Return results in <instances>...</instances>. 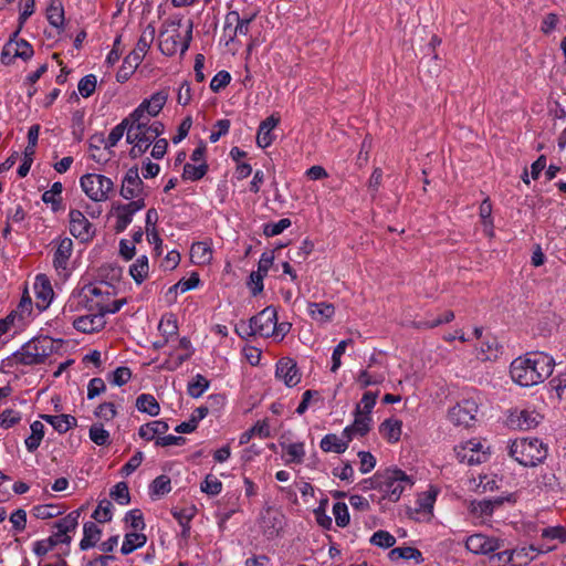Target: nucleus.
Here are the masks:
<instances>
[{
	"instance_id": "nucleus-1",
	"label": "nucleus",
	"mask_w": 566,
	"mask_h": 566,
	"mask_svg": "<svg viewBox=\"0 0 566 566\" xmlns=\"http://www.w3.org/2000/svg\"><path fill=\"white\" fill-rule=\"evenodd\" d=\"M554 360L544 353H531L514 359L510 374L514 382L530 387L544 381L553 373Z\"/></svg>"
},
{
	"instance_id": "nucleus-2",
	"label": "nucleus",
	"mask_w": 566,
	"mask_h": 566,
	"mask_svg": "<svg viewBox=\"0 0 566 566\" xmlns=\"http://www.w3.org/2000/svg\"><path fill=\"white\" fill-rule=\"evenodd\" d=\"M509 454L524 467H536L546 459L548 448L537 438H520L511 442Z\"/></svg>"
},
{
	"instance_id": "nucleus-3",
	"label": "nucleus",
	"mask_w": 566,
	"mask_h": 566,
	"mask_svg": "<svg viewBox=\"0 0 566 566\" xmlns=\"http://www.w3.org/2000/svg\"><path fill=\"white\" fill-rule=\"evenodd\" d=\"M117 294V290L105 287L104 284L85 285L78 295H72L63 308V314L73 313L83 305L88 312H95L94 304L108 303L111 297Z\"/></svg>"
},
{
	"instance_id": "nucleus-4",
	"label": "nucleus",
	"mask_w": 566,
	"mask_h": 566,
	"mask_svg": "<svg viewBox=\"0 0 566 566\" xmlns=\"http://www.w3.org/2000/svg\"><path fill=\"white\" fill-rule=\"evenodd\" d=\"M380 491L382 497L390 502H398L401 494L415 484L412 476L398 468H387L380 471Z\"/></svg>"
},
{
	"instance_id": "nucleus-5",
	"label": "nucleus",
	"mask_w": 566,
	"mask_h": 566,
	"mask_svg": "<svg viewBox=\"0 0 566 566\" xmlns=\"http://www.w3.org/2000/svg\"><path fill=\"white\" fill-rule=\"evenodd\" d=\"M80 185L86 196L95 202L105 201L114 191L111 178L98 174H86L80 178Z\"/></svg>"
},
{
	"instance_id": "nucleus-6",
	"label": "nucleus",
	"mask_w": 566,
	"mask_h": 566,
	"mask_svg": "<svg viewBox=\"0 0 566 566\" xmlns=\"http://www.w3.org/2000/svg\"><path fill=\"white\" fill-rule=\"evenodd\" d=\"M164 130L165 126L161 122H154L145 132L132 133L129 130L126 135V142L133 145L129 157L133 159L140 157L149 148L151 142L160 136Z\"/></svg>"
},
{
	"instance_id": "nucleus-7",
	"label": "nucleus",
	"mask_w": 566,
	"mask_h": 566,
	"mask_svg": "<svg viewBox=\"0 0 566 566\" xmlns=\"http://www.w3.org/2000/svg\"><path fill=\"white\" fill-rule=\"evenodd\" d=\"M479 410L478 402L473 398H467L458 402L449 410V420L455 426L470 427L475 420Z\"/></svg>"
},
{
	"instance_id": "nucleus-8",
	"label": "nucleus",
	"mask_w": 566,
	"mask_h": 566,
	"mask_svg": "<svg viewBox=\"0 0 566 566\" xmlns=\"http://www.w3.org/2000/svg\"><path fill=\"white\" fill-rule=\"evenodd\" d=\"M465 547L471 553L488 555L504 548V539L489 537L482 533L470 535L465 541Z\"/></svg>"
},
{
	"instance_id": "nucleus-9",
	"label": "nucleus",
	"mask_w": 566,
	"mask_h": 566,
	"mask_svg": "<svg viewBox=\"0 0 566 566\" xmlns=\"http://www.w3.org/2000/svg\"><path fill=\"white\" fill-rule=\"evenodd\" d=\"M119 195L126 200H132L139 196H147L145 184L139 176V170L136 165L130 167L123 177Z\"/></svg>"
},
{
	"instance_id": "nucleus-10",
	"label": "nucleus",
	"mask_w": 566,
	"mask_h": 566,
	"mask_svg": "<svg viewBox=\"0 0 566 566\" xmlns=\"http://www.w3.org/2000/svg\"><path fill=\"white\" fill-rule=\"evenodd\" d=\"M251 323L255 328L256 335L262 337L274 336L277 327V313L275 307H265L259 314L251 317Z\"/></svg>"
},
{
	"instance_id": "nucleus-11",
	"label": "nucleus",
	"mask_w": 566,
	"mask_h": 566,
	"mask_svg": "<svg viewBox=\"0 0 566 566\" xmlns=\"http://www.w3.org/2000/svg\"><path fill=\"white\" fill-rule=\"evenodd\" d=\"M454 450L459 461L468 465L481 464L488 460V453L482 450V444L474 440H469Z\"/></svg>"
},
{
	"instance_id": "nucleus-12",
	"label": "nucleus",
	"mask_w": 566,
	"mask_h": 566,
	"mask_svg": "<svg viewBox=\"0 0 566 566\" xmlns=\"http://www.w3.org/2000/svg\"><path fill=\"white\" fill-rule=\"evenodd\" d=\"M69 216L71 234L78 239L80 243H87L94 235L93 224L80 210L72 209Z\"/></svg>"
},
{
	"instance_id": "nucleus-13",
	"label": "nucleus",
	"mask_w": 566,
	"mask_h": 566,
	"mask_svg": "<svg viewBox=\"0 0 566 566\" xmlns=\"http://www.w3.org/2000/svg\"><path fill=\"white\" fill-rule=\"evenodd\" d=\"M275 377L284 382L285 386L295 387L302 378V374L294 359L282 357L275 366Z\"/></svg>"
},
{
	"instance_id": "nucleus-14",
	"label": "nucleus",
	"mask_w": 566,
	"mask_h": 566,
	"mask_svg": "<svg viewBox=\"0 0 566 566\" xmlns=\"http://www.w3.org/2000/svg\"><path fill=\"white\" fill-rule=\"evenodd\" d=\"M106 324L105 317L101 311L90 312L86 315H81L73 321L75 329L82 333L91 334L104 328Z\"/></svg>"
},
{
	"instance_id": "nucleus-15",
	"label": "nucleus",
	"mask_w": 566,
	"mask_h": 566,
	"mask_svg": "<svg viewBox=\"0 0 566 566\" xmlns=\"http://www.w3.org/2000/svg\"><path fill=\"white\" fill-rule=\"evenodd\" d=\"M34 292L38 300L36 306L45 310L53 300L54 292L50 280L45 274H38L34 282Z\"/></svg>"
},
{
	"instance_id": "nucleus-16",
	"label": "nucleus",
	"mask_w": 566,
	"mask_h": 566,
	"mask_svg": "<svg viewBox=\"0 0 566 566\" xmlns=\"http://www.w3.org/2000/svg\"><path fill=\"white\" fill-rule=\"evenodd\" d=\"M12 358L21 365L32 366L44 363L45 354L39 353L33 342L27 343L22 348L12 355Z\"/></svg>"
},
{
	"instance_id": "nucleus-17",
	"label": "nucleus",
	"mask_w": 566,
	"mask_h": 566,
	"mask_svg": "<svg viewBox=\"0 0 566 566\" xmlns=\"http://www.w3.org/2000/svg\"><path fill=\"white\" fill-rule=\"evenodd\" d=\"M123 276V269L115 263H105L97 270L98 282L105 287L115 289Z\"/></svg>"
},
{
	"instance_id": "nucleus-18",
	"label": "nucleus",
	"mask_w": 566,
	"mask_h": 566,
	"mask_svg": "<svg viewBox=\"0 0 566 566\" xmlns=\"http://www.w3.org/2000/svg\"><path fill=\"white\" fill-rule=\"evenodd\" d=\"M73 250H55L53 255V266L57 275L66 280L75 268V261L71 260Z\"/></svg>"
},
{
	"instance_id": "nucleus-19",
	"label": "nucleus",
	"mask_w": 566,
	"mask_h": 566,
	"mask_svg": "<svg viewBox=\"0 0 566 566\" xmlns=\"http://www.w3.org/2000/svg\"><path fill=\"white\" fill-rule=\"evenodd\" d=\"M280 123V118L271 115L266 117L263 122H261L258 136L256 144L261 148H266L273 143L272 129Z\"/></svg>"
},
{
	"instance_id": "nucleus-20",
	"label": "nucleus",
	"mask_w": 566,
	"mask_h": 566,
	"mask_svg": "<svg viewBox=\"0 0 566 566\" xmlns=\"http://www.w3.org/2000/svg\"><path fill=\"white\" fill-rule=\"evenodd\" d=\"M81 515V510H74L70 512L66 516L60 518L53 524V528L56 530L54 533L60 538L62 537H71L69 534L74 532L78 525V517Z\"/></svg>"
},
{
	"instance_id": "nucleus-21",
	"label": "nucleus",
	"mask_w": 566,
	"mask_h": 566,
	"mask_svg": "<svg viewBox=\"0 0 566 566\" xmlns=\"http://www.w3.org/2000/svg\"><path fill=\"white\" fill-rule=\"evenodd\" d=\"M169 93L167 90H160L154 93L149 98L144 99L139 105L145 109L148 116L155 117L164 108Z\"/></svg>"
},
{
	"instance_id": "nucleus-22",
	"label": "nucleus",
	"mask_w": 566,
	"mask_h": 566,
	"mask_svg": "<svg viewBox=\"0 0 566 566\" xmlns=\"http://www.w3.org/2000/svg\"><path fill=\"white\" fill-rule=\"evenodd\" d=\"M139 52H130L123 61L122 66L116 73V81L124 83L129 80L135 70L139 66L144 59L140 57Z\"/></svg>"
},
{
	"instance_id": "nucleus-23",
	"label": "nucleus",
	"mask_w": 566,
	"mask_h": 566,
	"mask_svg": "<svg viewBox=\"0 0 566 566\" xmlns=\"http://www.w3.org/2000/svg\"><path fill=\"white\" fill-rule=\"evenodd\" d=\"M46 19L49 23L61 34L64 31V8L61 0H51L46 9Z\"/></svg>"
},
{
	"instance_id": "nucleus-24",
	"label": "nucleus",
	"mask_w": 566,
	"mask_h": 566,
	"mask_svg": "<svg viewBox=\"0 0 566 566\" xmlns=\"http://www.w3.org/2000/svg\"><path fill=\"white\" fill-rule=\"evenodd\" d=\"M44 421L50 423L59 433H65L71 428L77 424V420L75 417L71 415H41L40 416Z\"/></svg>"
},
{
	"instance_id": "nucleus-25",
	"label": "nucleus",
	"mask_w": 566,
	"mask_h": 566,
	"mask_svg": "<svg viewBox=\"0 0 566 566\" xmlns=\"http://www.w3.org/2000/svg\"><path fill=\"white\" fill-rule=\"evenodd\" d=\"M159 38V49L163 54L172 56L178 49L181 50V42L179 41L180 33L178 30H175L171 34H168L166 31H161Z\"/></svg>"
},
{
	"instance_id": "nucleus-26",
	"label": "nucleus",
	"mask_w": 566,
	"mask_h": 566,
	"mask_svg": "<svg viewBox=\"0 0 566 566\" xmlns=\"http://www.w3.org/2000/svg\"><path fill=\"white\" fill-rule=\"evenodd\" d=\"M102 530L94 522H86L83 525V538L80 542V548L86 551L94 547L99 541Z\"/></svg>"
},
{
	"instance_id": "nucleus-27",
	"label": "nucleus",
	"mask_w": 566,
	"mask_h": 566,
	"mask_svg": "<svg viewBox=\"0 0 566 566\" xmlns=\"http://www.w3.org/2000/svg\"><path fill=\"white\" fill-rule=\"evenodd\" d=\"M72 541V537H62L60 538L57 535L53 534L45 539L38 541L33 545V552L35 555L42 557L46 555L50 551H52L59 544L69 545Z\"/></svg>"
},
{
	"instance_id": "nucleus-28",
	"label": "nucleus",
	"mask_w": 566,
	"mask_h": 566,
	"mask_svg": "<svg viewBox=\"0 0 566 566\" xmlns=\"http://www.w3.org/2000/svg\"><path fill=\"white\" fill-rule=\"evenodd\" d=\"M501 353V346L495 337H488L478 349V358L482 361L496 359Z\"/></svg>"
},
{
	"instance_id": "nucleus-29",
	"label": "nucleus",
	"mask_w": 566,
	"mask_h": 566,
	"mask_svg": "<svg viewBox=\"0 0 566 566\" xmlns=\"http://www.w3.org/2000/svg\"><path fill=\"white\" fill-rule=\"evenodd\" d=\"M147 542V536L144 533L132 532L127 533L120 547L123 555H128L135 549L143 547Z\"/></svg>"
},
{
	"instance_id": "nucleus-30",
	"label": "nucleus",
	"mask_w": 566,
	"mask_h": 566,
	"mask_svg": "<svg viewBox=\"0 0 566 566\" xmlns=\"http://www.w3.org/2000/svg\"><path fill=\"white\" fill-rule=\"evenodd\" d=\"M321 449L324 452L344 453L347 450V442L339 438L335 433H328L323 437L319 443Z\"/></svg>"
},
{
	"instance_id": "nucleus-31",
	"label": "nucleus",
	"mask_w": 566,
	"mask_h": 566,
	"mask_svg": "<svg viewBox=\"0 0 566 566\" xmlns=\"http://www.w3.org/2000/svg\"><path fill=\"white\" fill-rule=\"evenodd\" d=\"M169 426L166 421L156 420L148 422L139 428L138 434L145 440H153L157 434L167 432Z\"/></svg>"
},
{
	"instance_id": "nucleus-32",
	"label": "nucleus",
	"mask_w": 566,
	"mask_h": 566,
	"mask_svg": "<svg viewBox=\"0 0 566 566\" xmlns=\"http://www.w3.org/2000/svg\"><path fill=\"white\" fill-rule=\"evenodd\" d=\"M136 408L140 412L148 413L149 416H157L160 412V406L156 398L150 394H142L136 399Z\"/></svg>"
},
{
	"instance_id": "nucleus-33",
	"label": "nucleus",
	"mask_w": 566,
	"mask_h": 566,
	"mask_svg": "<svg viewBox=\"0 0 566 566\" xmlns=\"http://www.w3.org/2000/svg\"><path fill=\"white\" fill-rule=\"evenodd\" d=\"M308 308L312 318L321 323L329 321L335 314V307L328 303H311Z\"/></svg>"
},
{
	"instance_id": "nucleus-34",
	"label": "nucleus",
	"mask_w": 566,
	"mask_h": 566,
	"mask_svg": "<svg viewBox=\"0 0 566 566\" xmlns=\"http://www.w3.org/2000/svg\"><path fill=\"white\" fill-rule=\"evenodd\" d=\"M149 264L146 255L139 256L130 266L129 274L137 284H142L148 276Z\"/></svg>"
},
{
	"instance_id": "nucleus-35",
	"label": "nucleus",
	"mask_w": 566,
	"mask_h": 566,
	"mask_svg": "<svg viewBox=\"0 0 566 566\" xmlns=\"http://www.w3.org/2000/svg\"><path fill=\"white\" fill-rule=\"evenodd\" d=\"M379 431L389 442H397L401 434V421L391 418L386 419L380 424Z\"/></svg>"
},
{
	"instance_id": "nucleus-36",
	"label": "nucleus",
	"mask_w": 566,
	"mask_h": 566,
	"mask_svg": "<svg viewBox=\"0 0 566 566\" xmlns=\"http://www.w3.org/2000/svg\"><path fill=\"white\" fill-rule=\"evenodd\" d=\"M536 484L546 492H557L560 490V483L552 470L542 471L536 479Z\"/></svg>"
},
{
	"instance_id": "nucleus-37",
	"label": "nucleus",
	"mask_w": 566,
	"mask_h": 566,
	"mask_svg": "<svg viewBox=\"0 0 566 566\" xmlns=\"http://www.w3.org/2000/svg\"><path fill=\"white\" fill-rule=\"evenodd\" d=\"M31 434L25 439V447L29 452H34L44 437V426L40 421H34L30 426Z\"/></svg>"
},
{
	"instance_id": "nucleus-38",
	"label": "nucleus",
	"mask_w": 566,
	"mask_h": 566,
	"mask_svg": "<svg viewBox=\"0 0 566 566\" xmlns=\"http://www.w3.org/2000/svg\"><path fill=\"white\" fill-rule=\"evenodd\" d=\"M270 428L266 420H260L258 421L251 429L244 431L240 436V444H247L253 436H259L261 438H269L270 437Z\"/></svg>"
},
{
	"instance_id": "nucleus-39",
	"label": "nucleus",
	"mask_w": 566,
	"mask_h": 566,
	"mask_svg": "<svg viewBox=\"0 0 566 566\" xmlns=\"http://www.w3.org/2000/svg\"><path fill=\"white\" fill-rule=\"evenodd\" d=\"M371 417L369 415L363 413L360 405L356 406L355 409V420L352 424L356 434L364 437L370 430Z\"/></svg>"
},
{
	"instance_id": "nucleus-40",
	"label": "nucleus",
	"mask_w": 566,
	"mask_h": 566,
	"mask_svg": "<svg viewBox=\"0 0 566 566\" xmlns=\"http://www.w3.org/2000/svg\"><path fill=\"white\" fill-rule=\"evenodd\" d=\"M209 169V166L207 161H203L199 165H192V164H185L184 171H182V179L185 180H191L197 181L205 177Z\"/></svg>"
},
{
	"instance_id": "nucleus-41",
	"label": "nucleus",
	"mask_w": 566,
	"mask_h": 566,
	"mask_svg": "<svg viewBox=\"0 0 566 566\" xmlns=\"http://www.w3.org/2000/svg\"><path fill=\"white\" fill-rule=\"evenodd\" d=\"M155 28L151 24H148L142 32L137 41L136 49L133 52H139L142 55L140 57L144 59L155 39Z\"/></svg>"
},
{
	"instance_id": "nucleus-42",
	"label": "nucleus",
	"mask_w": 566,
	"mask_h": 566,
	"mask_svg": "<svg viewBox=\"0 0 566 566\" xmlns=\"http://www.w3.org/2000/svg\"><path fill=\"white\" fill-rule=\"evenodd\" d=\"M437 493L434 491H428L424 493H421L418 496V500L416 502L417 507L415 509V513H423L427 515L432 514L433 504L436 502Z\"/></svg>"
},
{
	"instance_id": "nucleus-43",
	"label": "nucleus",
	"mask_w": 566,
	"mask_h": 566,
	"mask_svg": "<svg viewBox=\"0 0 566 566\" xmlns=\"http://www.w3.org/2000/svg\"><path fill=\"white\" fill-rule=\"evenodd\" d=\"M114 209L116 211V217H117V221L115 224V231L117 233H119V232H123L127 228V226L132 222L133 216L135 213H133L126 207V205H117L116 207H114Z\"/></svg>"
},
{
	"instance_id": "nucleus-44",
	"label": "nucleus",
	"mask_w": 566,
	"mask_h": 566,
	"mask_svg": "<svg viewBox=\"0 0 566 566\" xmlns=\"http://www.w3.org/2000/svg\"><path fill=\"white\" fill-rule=\"evenodd\" d=\"M209 388V380L198 374L195 376L192 381H190L187 386V392L192 398H199L203 395V392Z\"/></svg>"
},
{
	"instance_id": "nucleus-45",
	"label": "nucleus",
	"mask_w": 566,
	"mask_h": 566,
	"mask_svg": "<svg viewBox=\"0 0 566 566\" xmlns=\"http://www.w3.org/2000/svg\"><path fill=\"white\" fill-rule=\"evenodd\" d=\"M112 509V502L107 499H103L98 502V505L93 512L92 517L98 523L109 522L113 517Z\"/></svg>"
},
{
	"instance_id": "nucleus-46",
	"label": "nucleus",
	"mask_w": 566,
	"mask_h": 566,
	"mask_svg": "<svg viewBox=\"0 0 566 566\" xmlns=\"http://www.w3.org/2000/svg\"><path fill=\"white\" fill-rule=\"evenodd\" d=\"M109 496L120 505H127L130 502L129 489L126 482H118L113 486Z\"/></svg>"
},
{
	"instance_id": "nucleus-47",
	"label": "nucleus",
	"mask_w": 566,
	"mask_h": 566,
	"mask_svg": "<svg viewBox=\"0 0 566 566\" xmlns=\"http://www.w3.org/2000/svg\"><path fill=\"white\" fill-rule=\"evenodd\" d=\"M289 458L286 463H302L305 455L304 443L296 442L283 447Z\"/></svg>"
},
{
	"instance_id": "nucleus-48",
	"label": "nucleus",
	"mask_w": 566,
	"mask_h": 566,
	"mask_svg": "<svg viewBox=\"0 0 566 566\" xmlns=\"http://www.w3.org/2000/svg\"><path fill=\"white\" fill-rule=\"evenodd\" d=\"M90 439L97 446H107L111 442L109 432L101 423H95L90 428Z\"/></svg>"
},
{
	"instance_id": "nucleus-49",
	"label": "nucleus",
	"mask_w": 566,
	"mask_h": 566,
	"mask_svg": "<svg viewBox=\"0 0 566 566\" xmlns=\"http://www.w3.org/2000/svg\"><path fill=\"white\" fill-rule=\"evenodd\" d=\"M454 318L453 311H446L442 315L433 319L416 322L417 328H434L441 324L450 323Z\"/></svg>"
},
{
	"instance_id": "nucleus-50",
	"label": "nucleus",
	"mask_w": 566,
	"mask_h": 566,
	"mask_svg": "<svg viewBox=\"0 0 566 566\" xmlns=\"http://www.w3.org/2000/svg\"><path fill=\"white\" fill-rule=\"evenodd\" d=\"M370 543L381 548H390L395 545L396 538L387 531H377L370 537Z\"/></svg>"
},
{
	"instance_id": "nucleus-51",
	"label": "nucleus",
	"mask_w": 566,
	"mask_h": 566,
	"mask_svg": "<svg viewBox=\"0 0 566 566\" xmlns=\"http://www.w3.org/2000/svg\"><path fill=\"white\" fill-rule=\"evenodd\" d=\"M255 13L251 14L250 17L240 18V14L238 13V20H235V28L233 29V32L229 34V41H233L238 34L247 35L250 30V24L255 18Z\"/></svg>"
},
{
	"instance_id": "nucleus-52",
	"label": "nucleus",
	"mask_w": 566,
	"mask_h": 566,
	"mask_svg": "<svg viewBox=\"0 0 566 566\" xmlns=\"http://www.w3.org/2000/svg\"><path fill=\"white\" fill-rule=\"evenodd\" d=\"M200 489L208 495H218L222 490V483L218 478L208 474L201 482Z\"/></svg>"
},
{
	"instance_id": "nucleus-53",
	"label": "nucleus",
	"mask_w": 566,
	"mask_h": 566,
	"mask_svg": "<svg viewBox=\"0 0 566 566\" xmlns=\"http://www.w3.org/2000/svg\"><path fill=\"white\" fill-rule=\"evenodd\" d=\"M130 378L132 370L125 366L117 367L111 375H108L109 382L115 386H123L127 384Z\"/></svg>"
},
{
	"instance_id": "nucleus-54",
	"label": "nucleus",
	"mask_w": 566,
	"mask_h": 566,
	"mask_svg": "<svg viewBox=\"0 0 566 566\" xmlns=\"http://www.w3.org/2000/svg\"><path fill=\"white\" fill-rule=\"evenodd\" d=\"M96 83H97V81H96V76L94 74L85 75L84 77H82L80 80L78 85H77L80 94L84 98L90 97L95 92Z\"/></svg>"
},
{
	"instance_id": "nucleus-55",
	"label": "nucleus",
	"mask_w": 566,
	"mask_h": 566,
	"mask_svg": "<svg viewBox=\"0 0 566 566\" xmlns=\"http://www.w3.org/2000/svg\"><path fill=\"white\" fill-rule=\"evenodd\" d=\"M124 521L128 523L134 531H143L146 527L143 513L138 509L128 511L125 514Z\"/></svg>"
},
{
	"instance_id": "nucleus-56",
	"label": "nucleus",
	"mask_w": 566,
	"mask_h": 566,
	"mask_svg": "<svg viewBox=\"0 0 566 566\" xmlns=\"http://www.w3.org/2000/svg\"><path fill=\"white\" fill-rule=\"evenodd\" d=\"M170 479L167 475L157 476L150 484L151 493L155 495H164L171 491Z\"/></svg>"
},
{
	"instance_id": "nucleus-57",
	"label": "nucleus",
	"mask_w": 566,
	"mask_h": 566,
	"mask_svg": "<svg viewBox=\"0 0 566 566\" xmlns=\"http://www.w3.org/2000/svg\"><path fill=\"white\" fill-rule=\"evenodd\" d=\"M333 514L337 526L345 527L349 524V513L345 503H335L333 506Z\"/></svg>"
},
{
	"instance_id": "nucleus-58",
	"label": "nucleus",
	"mask_w": 566,
	"mask_h": 566,
	"mask_svg": "<svg viewBox=\"0 0 566 566\" xmlns=\"http://www.w3.org/2000/svg\"><path fill=\"white\" fill-rule=\"evenodd\" d=\"M127 303L126 298L115 300L111 301L108 303H97L92 305L93 307L97 308V311H101L103 316L105 317L106 314H115L120 311V308Z\"/></svg>"
},
{
	"instance_id": "nucleus-59",
	"label": "nucleus",
	"mask_w": 566,
	"mask_h": 566,
	"mask_svg": "<svg viewBox=\"0 0 566 566\" xmlns=\"http://www.w3.org/2000/svg\"><path fill=\"white\" fill-rule=\"evenodd\" d=\"M200 283L199 275L197 273H192L188 279L179 280L175 285H172V290L175 293H185L192 289H196Z\"/></svg>"
},
{
	"instance_id": "nucleus-60",
	"label": "nucleus",
	"mask_w": 566,
	"mask_h": 566,
	"mask_svg": "<svg viewBox=\"0 0 566 566\" xmlns=\"http://www.w3.org/2000/svg\"><path fill=\"white\" fill-rule=\"evenodd\" d=\"M34 516L41 520H48L61 514L60 509L53 504L38 505L33 509Z\"/></svg>"
},
{
	"instance_id": "nucleus-61",
	"label": "nucleus",
	"mask_w": 566,
	"mask_h": 566,
	"mask_svg": "<svg viewBox=\"0 0 566 566\" xmlns=\"http://www.w3.org/2000/svg\"><path fill=\"white\" fill-rule=\"evenodd\" d=\"M231 75L228 71L218 72L210 82V88L212 92L218 93L229 85Z\"/></svg>"
},
{
	"instance_id": "nucleus-62",
	"label": "nucleus",
	"mask_w": 566,
	"mask_h": 566,
	"mask_svg": "<svg viewBox=\"0 0 566 566\" xmlns=\"http://www.w3.org/2000/svg\"><path fill=\"white\" fill-rule=\"evenodd\" d=\"M21 420L20 412L13 409H6L0 413V426L3 429H9Z\"/></svg>"
},
{
	"instance_id": "nucleus-63",
	"label": "nucleus",
	"mask_w": 566,
	"mask_h": 566,
	"mask_svg": "<svg viewBox=\"0 0 566 566\" xmlns=\"http://www.w3.org/2000/svg\"><path fill=\"white\" fill-rule=\"evenodd\" d=\"M291 226V220L287 218H283L277 222L266 223L264 226V234L266 237H274L283 232L286 228Z\"/></svg>"
},
{
	"instance_id": "nucleus-64",
	"label": "nucleus",
	"mask_w": 566,
	"mask_h": 566,
	"mask_svg": "<svg viewBox=\"0 0 566 566\" xmlns=\"http://www.w3.org/2000/svg\"><path fill=\"white\" fill-rule=\"evenodd\" d=\"M95 416L106 421L113 420L117 416L115 405L113 402H103L96 410Z\"/></svg>"
}]
</instances>
